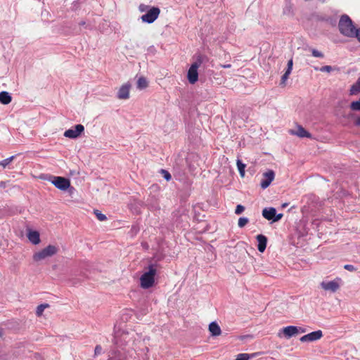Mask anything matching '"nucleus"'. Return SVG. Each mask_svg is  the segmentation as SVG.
Segmentation results:
<instances>
[{
  "label": "nucleus",
  "instance_id": "obj_1",
  "mask_svg": "<svg viewBox=\"0 0 360 360\" xmlns=\"http://www.w3.org/2000/svg\"><path fill=\"white\" fill-rule=\"evenodd\" d=\"M338 28L340 32L347 37H354V34L357 32L358 28L354 25L349 15L344 14L340 17Z\"/></svg>",
  "mask_w": 360,
  "mask_h": 360
},
{
  "label": "nucleus",
  "instance_id": "obj_2",
  "mask_svg": "<svg viewBox=\"0 0 360 360\" xmlns=\"http://www.w3.org/2000/svg\"><path fill=\"white\" fill-rule=\"evenodd\" d=\"M157 265L155 264H151L148 267V271L144 272L141 278V286L143 289H148L151 288L155 283V276L157 273Z\"/></svg>",
  "mask_w": 360,
  "mask_h": 360
},
{
  "label": "nucleus",
  "instance_id": "obj_3",
  "mask_svg": "<svg viewBox=\"0 0 360 360\" xmlns=\"http://www.w3.org/2000/svg\"><path fill=\"white\" fill-rule=\"evenodd\" d=\"M58 252V248L56 245H49L45 248L42 249L34 254L33 259L35 262L41 261L48 257H51Z\"/></svg>",
  "mask_w": 360,
  "mask_h": 360
},
{
  "label": "nucleus",
  "instance_id": "obj_4",
  "mask_svg": "<svg viewBox=\"0 0 360 360\" xmlns=\"http://www.w3.org/2000/svg\"><path fill=\"white\" fill-rule=\"evenodd\" d=\"M160 13V9L158 7L153 6L146 12V14L141 17V19L143 22L150 24L155 22Z\"/></svg>",
  "mask_w": 360,
  "mask_h": 360
},
{
  "label": "nucleus",
  "instance_id": "obj_5",
  "mask_svg": "<svg viewBox=\"0 0 360 360\" xmlns=\"http://www.w3.org/2000/svg\"><path fill=\"white\" fill-rule=\"evenodd\" d=\"M51 182L59 190L67 191L70 187V181L63 176H51Z\"/></svg>",
  "mask_w": 360,
  "mask_h": 360
},
{
  "label": "nucleus",
  "instance_id": "obj_6",
  "mask_svg": "<svg viewBox=\"0 0 360 360\" xmlns=\"http://www.w3.org/2000/svg\"><path fill=\"white\" fill-rule=\"evenodd\" d=\"M84 131V127L78 124L75 125L73 127L66 130L64 133V136L69 139H77Z\"/></svg>",
  "mask_w": 360,
  "mask_h": 360
},
{
  "label": "nucleus",
  "instance_id": "obj_7",
  "mask_svg": "<svg viewBox=\"0 0 360 360\" xmlns=\"http://www.w3.org/2000/svg\"><path fill=\"white\" fill-rule=\"evenodd\" d=\"M275 177V173L273 170L269 169L263 174V179L261 181L260 186L263 189L269 186Z\"/></svg>",
  "mask_w": 360,
  "mask_h": 360
},
{
  "label": "nucleus",
  "instance_id": "obj_8",
  "mask_svg": "<svg viewBox=\"0 0 360 360\" xmlns=\"http://www.w3.org/2000/svg\"><path fill=\"white\" fill-rule=\"evenodd\" d=\"M281 333L283 335V337L286 339H290L292 337L296 336L297 335V326H288L282 328L281 332L278 333V336H281Z\"/></svg>",
  "mask_w": 360,
  "mask_h": 360
},
{
  "label": "nucleus",
  "instance_id": "obj_9",
  "mask_svg": "<svg viewBox=\"0 0 360 360\" xmlns=\"http://www.w3.org/2000/svg\"><path fill=\"white\" fill-rule=\"evenodd\" d=\"M108 360H127V356L123 349H112Z\"/></svg>",
  "mask_w": 360,
  "mask_h": 360
},
{
  "label": "nucleus",
  "instance_id": "obj_10",
  "mask_svg": "<svg viewBox=\"0 0 360 360\" xmlns=\"http://www.w3.org/2000/svg\"><path fill=\"white\" fill-rule=\"evenodd\" d=\"M131 89V84L129 82H127L121 86L119 89L117 97L119 99H127L129 98V91Z\"/></svg>",
  "mask_w": 360,
  "mask_h": 360
},
{
  "label": "nucleus",
  "instance_id": "obj_11",
  "mask_svg": "<svg viewBox=\"0 0 360 360\" xmlns=\"http://www.w3.org/2000/svg\"><path fill=\"white\" fill-rule=\"evenodd\" d=\"M321 286L325 290H329L333 292H336L340 288L339 283L335 280L328 282L323 281L321 283Z\"/></svg>",
  "mask_w": 360,
  "mask_h": 360
},
{
  "label": "nucleus",
  "instance_id": "obj_12",
  "mask_svg": "<svg viewBox=\"0 0 360 360\" xmlns=\"http://www.w3.org/2000/svg\"><path fill=\"white\" fill-rule=\"evenodd\" d=\"M187 79L191 84H194L198 80V72L195 65L189 68L187 72Z\"/></svg>",
  "mask_w": 360,
  "mask_h": 360
},
{
  "label": "nucleus",
  "instance_id": "obj_13",
  "mask_svg": "<svg viewBox=\"0 0 360 360\" xmlns=\"http://www.w3.org/2000/svg\"><path fill=\"white\" fill-rule=\"evenodd\" d=\"M257 244V250L260 252H264L267 244V238L263 234H259L256 237Z\"/></svg>",
  "mask_w": 360,
  "mask_h": 360
},
{
  "label": "nucleus",
  "instance_id": "obj_14",
  "mask_svg": "<svg viewBox=\"0 0 360 360\" xmlns=\"http://www.w3.org/2000/svg\"><path fill=\"white\" fill-rule=\"evenodd\" d=\"M291 134L297 135V136L300 138H311V134L307 131L304 127H302L301 125L297 126V129L296 131L293 130H290Z\"/></svg>",
  "mask_w": 360,
  "mask_h": 360
},
{
  "label": "nucleus",
  "instance_id": "obj_15",
  "mask_svg": "<svg viewBox=\"0 0 360 360\" xmlns=\"http://www.w3.org/2000/svg\"><path fill=\"white\" fill-rule=\"evenodd\" d=\"M27 238L34 245H37L40 243V235L37 231L30 230L27 233Z\"/></svg>",
  "mask_w": 360,
  "mask_h": 360
},
{
  "label": "nucleus",
  "instance_id": "obj_16",
  "mask_svg": "<svg viewBox=\"0 0 360 360\" xmlns=\"http://www.w3.org/2000/svg\"><path fill=\"white\" fill-rule=\"evenodd\" d=\"M209 331L211 335L214 337L219 336L221 333L219 324L215 321H212L209 324Z\"/></svg>",
  "mask_w": 360,
  "mask_h": 360
},
{
  "label": "nucleus",
  "instance_id": "obj_17",
  "mask_svg": "<svg viewBox=\"0 0 360 360\" xmlns=\"http://www.w3.org/2000/svg\"><path fill=\"white\" fill-rule=\"evenodd\" d=\"M276 210L274 207H266L262 210V216L267 220L273 221Z\"/></svg>",
  "mask_w": 360,
  "mask_h": 360
},
{
  "label": "nucleus",
  "instance_id": "obj_18",
  "mask_svg": "<svg viewBox=\"0 0 360 360\" xmlns=\"http://www.w3.org/2000/svg\"><path fill=\"white\" fill-rule=\"evenodd\" d=\"M360 94V77L357 79L355 83H354L349 90V94L350 96L358 95Z\"/></svg>",
  "mask_w": 360,
  "mask_h": 360
},
{
  "label": "nucleus",
  "instance_id": "obj_19",
  "mask_svg": "<svg viewBox=\"0 0 360 360\" xmlns=\"http://www.w3.org/2000/svg\"><path fill=\"white\" fill-rule=\"evenodd\" d=\"M12 97L11 94L7 91L0 92V103L4 105H7L11 102Z\"/></svg>",
  "mask_w": 360,
  "mask_h": 360
},
{
  "label": "nucleus",
  "instance_id": "obj_20",
  "mask_svg": "<svg viewBox=\"0 0 360 360\" xmlns=\"http://www.w3.org/2000/svg\"><path fill=\"white\" fill-rule=\"evenodd\" d=\"M323 337V332L321 330L308 333L309 342H314L320 340Z\"/></svg>",
  "mask_w": 360,
  "mask_h": 360
},
{
  "label": "nucleus",
  "instance_id": "obj_21",
  "mask_svg": "<svg viewBox=\"0 0 360 360\" xmlns=\"http://www.w3.org/2000/svg\"><path fill=\"white\" fill-rule=\"evenodd\" d=\"M207 60V58L205 56L198 54L196 56V59H195V62L193 63L191 66L195 65V68L198 69V68Z\"/></svg>",
  "mask_w": 360,
  "mask_h": 360
},
{
  "label": "nucleus",
  "instance_id": "obj_22",
  "mask_svg": "<svg viewBox=\"0 0 360 360\" xmlns=\"http://www.w3.org/2000/svg\"><path fill=\"white\" fill-rule=\"evenodd\" d=\"M148 86V82L146 77H140L137 80V89H144Z\"/></svg>",
  "mask_w": 360,
  "mask_h": 360
},
{
  "label": "nucleus",
  "instance_id": "obj_23",
  "mask_svg": "<svg viewBox=\"0 0 360 360\" xmlns=\"http://www.w3.org/2000/svg\"><path fill=\"white\" fill-rule=\"evenodd\" d=\"M236 165L238 167V170L241 177L245 176V169L246 167V165L244 164L240 159H238L236 161Z\"/></svg>",
  "mask_w": 360,
  "mask_h": 360
},
{
  "label": "nucleus",
  "instance_id": "obj_24",
  "mask_svg": "<svg viewBox=\"0 0 360 360\" xmlns=\"http://www.w3.org/2000/svg\"><path fill=\"white\" fill-rule=\"evenodd\" d=\"M258 353H255L252 354L246 353L239 354L238 355H237L236 360H250V359H252V357L255 356Z\"/></svg>",
  "mask_w": 360,
  "mask_h": 360
},
{
  "label": "nucleus",
  "instance_id": "obj_25",
  "mask_svg": "<svg viewBox=\"0 0 360 360\" xmlns=\"http://www.w3.org/2000/svg\"><path fill=\"white\" fill-rule=\"evenodd\" d=\"M49 307V304H39L37 307V309H36V315L37 316H41L43 314V311H44V309L47 307Z\"/></svg>",
  "mask_w": 360,
  "mask_h": 360
},
{
  "label": "nucleus",
  "instance_id": "obj_26",
  "mask_svg": "<svg viewBox=\"0 0 360 360\" xmlns=\"http://www.w3.org/2000/svg\"><path fill=\"white\" fill-rule=\"evenodd\" d=\"M15 158V155H12L2 161L0 162V166H1L3 168H6V166H8Z\"/></svg>",
  "mask_w": 360,
  "mask_h": 360
},
{
  "label": "nucleus",
  "instance_id": "obj_27",
  "mask_svg": "<svg viewBox=\"0 0 360 360\" xmlns=\"http://www.w3.org/2000/svg\"><path fill=\"white\" fill-rule=\"evenodd\" d=\"M160 172L162 175L163 178L167 181H170L172 179V175L170 174V173L167 170L164 169H161L160 170Z\"/></svg>",
  "mask_w": 360,
  "mask_h": 360
},
{
  "label": "nucleus",
  "instance_id": "obj_28",
  "mask_svg": "<svg viewBox=\"0 0 360 360\" xmlns=\"http://www.w3.org/2000/svg\"><path fill=\"white\" fill-rule=\"evenodd\" d=\"M290 73L291 72H289L288 71L285 70V73L281 77V82H280V86H285V82L288 79L289 75H290Z\"/></svg>",
  "mask_w": 360,
  "mask_h": 360
},
{
  "label": "nucleus",
  "instance_id": "obj_29",
  "mask_svg": "<svg viewBox=\"0 0 360 360\" xmlns=\"http://www.w3.org/2000/svg\"><path fill=\"white\" fill-rule=\"evenodd\" d=\"M94 214H96L97 219L101 221H103L107 219L106 216L98 210H94Z\"/></svg>",
  "mask_w": 360,
  "mask_h": 360
},
{
  "label": "nucleus",
  "instance_id": "obj_30",
  "mask_svg": "<svg viewBox=\"0 0 360 360\" xmlns=\"http://www.w3.org/2000/svg\"><path fill=\"white\" fill-rule=\"evenodd\" d=\"M249 222L247 217H240L238 219V225L240 228L244 227Z\"/></svg>",
  "mask_w": 360,
  "mask_h": 360
},
{
  "label": "nucleus",
  "instance_id": "obj_31",
  "mask_svg": "<svg viewBox=\"0 0 360 360\" xmlns=\"http://www.w3.org/2000/svg\"><path fill=\"white\" fill-rule=\"evenodd\" d=\"M314 69L316 70H319L321 72H330L332 70H333V67L330 66V65H325V66H322L321 68H314Z\"/></svg>",
  "mask_w": 360,
  "mask_h": 360
},
{
  "label": "nucleus",
  "instance_id": "obj_32",
  "mask_svg": "<svg viewBox=\"0 0 360 360\" xmlns=\"http://www.w3.org/2000/svg\"><path fill=\"white\" fill-rule=\"evenodd\" d=\"M311 54L314 57H316V58H323L324 57V55L323 53H321V51H319L315 49H311Z\"/></svg>",
  "mask_w": 360,
  "mask_h": 360
},
{
  "label": "nucleus",
  "instance_id": "obj_33",
  "mask_svg": "<svg viewBox=\"0 0 360 360\" xmlns=\"http://www.w3.org/2000/svg\"><path fill=\"white\" fill-rule=\"evenodd\" d=\"M245 210V207L242 205H238L235 210L236 214H240Z\"/></svg>",
  "mask_w": 360,
  "mask_h": 360
},
{
  "label": "nucleus",
  "instance_id": "obj_34",
  "mask_svg": "<svg viewBox=\"0 0 360 360\" xmlns=\"http://www.w3.org/2000/svg\"><path fill=\"white\" fill-rule=\"evenodd\" d=\"M103 349L100 345H97L94 349V356H97L102 353Z\"/></svg>",
  "mask_w": 360,
  "mask_h": 360
},
{
  "label": "nucleus",
  "instance_id": "obj_35",
  "mask_svg": "<svg viewBox=\"0 0 360 360\" xmlns=\"http://www.w3.org/2000/svg\"><path fill=\"white\" fill-rule=\"evenodd\" d=\"M292 66H293V60H292V58H290L288 61L286 71H288L289 72H291L292 70Z\"/></svg>",
  "mask_w": 360,
  "mask_h": 360
},
{
  "label": "nucleus",
  "instance_id": "obj_36",
  "mask_svg": "<svg viewBox=\"0 0 360 360\" xmlns=\"http://www.w3.org/2000/svg\"><path fill=\"white\" fill-rule=\"evenodd\" d=\"M283 214L282 213H280V214H277L276 212L275 215H274V217L273 219V221L272 222H276V221H278L279 220H281L283 217Z\"/></svg>",
  "mask_w": 360,
  "mask_h": 360
},
{
  "label": "nucleus",
  "instance_id": "obj_37",
  "mask_svg": "<svg viewBox=\"0 0 360 360\" xmlns=\"http://www.w3.org/2000/svg\"><path fill=\"white\" fill-rule=\"evenodd\" d=\"M150 7L145 4H140L139 8L141 12H146Z\"/></svg>",
  "mask_w": 360,
  "mask_h": 360
},
{
  "label": "nucleus",
  "instance_id": "obj_38",
  "mask_svg": "<svg viewBox=\"0 0 360 360\" xmlns=\"http://www.w3.org/2000/svg\"><path fill=\"white\" fill-rule=\"evenodd\" d=\"M344 269H346V270H347V271H352H352H356V269L353 265H352V264H345V265L344 266Z\"/></svg>",
  "mask_w": 360,
  "mask_h": 360
},
{
  "label": "nucleus",
  "instance_id": "obj_39",
  "mask_svg": "<svg viewBox=\"0 0 360 360\" xmlns=\"http://www.w3.org/2000/svg\"><path fill=\"white\" fill-rule=\"evenodd\" d=\"M119 334L117 333L114 337V343L117 346H122V344L120 342Z\"/></svg>",
  "mask_w": 360,
  "mask_h": 360
},
{
  "label": "nucleus",
  "instance_id": "obj_40",
  "mask_svg": "<svg viewBox=\"0 0 360 360\" xmlns=\"http://www.w3.org/2000/svg\"><path fill=\"white\" fill-rule=\"evenodd\" d=\"M307 332V329L303 327L297 326V335L300 333H304Z\"/></svg>",
  "mask_w": 360,
  "mask_h": 360
},
{
  "label": "nucleus",
  "instance_id": "obj_41",
  "mask_svg": "<svg viewBox=\"0 0 360 360\" xmlns=\"http://www.w3.org/2000/svg\"><path fill=\"white\" fill-rule=\"evenodd\" d=\"M300 340L302 342H309V338H308V334L307 335H303L302 337L300 338Z\"/></svg>",
  "mask_w": 360,
  "mask_h": 360
},
{
  "label": "nucleus",
  "instance_id": "obj_42",
  "mask_svg": "<svg viewBox=\"0 0 360 360\" xmlns=\"http://www.w3.org/2000/svg\"><path fill=\"white\" fill-rule=\"evenodd\" d=\"M354 37H356L360 43V28H358L357 32L354 33Z\"/></svg>",
  "mask_w": 360,
  "mask_h": 360
},
{
  "label": "nucleus",
  "instance_id": "obj_43",
  "mask_svg": "<svg viewBox=\"0 0 360 360\" xmlns=\"http://www.w3.org/2000/svg\"><path fill=\"white\" fill-rule=\"evenodd\" d=\"M354 124L356 126L360 127V116L356 120Z\"/></svg>",
  "mask_w": 360,
  "mask_h": 360
},
{
  "label": "nucleus",
  "instance_id": "obj_44",
  "mask_svg": "<svg viewBox=\"0 0 360 360\" xmlns=\"http://www.w3.org/2000/svg\"><path fill=\"white\" fill-rule=\"evenodd\" d=\"M68 190L69 193L71 195L73 193V191H75V188L70 186V187L68 188Z\"/></svg>",
  "mask_w": 360,
  "mask_h": 360
},
{
  "label": "nucleus",
  "instance_id": "obj_45",
  "mask_svg": "<svg viewBox=\"0 0 360 360\" xmlns=\"http://www.w3.org/2000/svg\"><path fill=\"white\" fill-rule=\"evenodd\" d=\"M223 68H230L231 67V64H226V65H221Z\"/></svg>",
  "mask_w": 360,
  "mask_h": 360
},
{
  "label": "nucleus",
  "instance_id": "obj_46",
  "mask_svg": "<svg viewBox=\"0 0 360 360\" xmlns=\"http://www.w3.org/2000/svg\"><path fill=\"white\" fill-rule=\"evenodd\" d=\"M5 187H6V182L0 181V188H5Z\"/></svg>",
  "mask_w": 360,
  "mask_h": 360
},
{
  "label": "nucleus",
  "instance_id": "obj_47",
  "mask_svg": "<svg viewBox=\"0 0 360 360\" xmlns=\"http://www.w3.org/2000/svg\"><path fill=\"white\" fill-rule=\"evenodd\" d=\"M85 25H86V22L85 21L82 20V21H80L79 22V26H84Z\"/></svg>",
  "mask_w": 360,
  "mask_h": 360
},
{
  "label": "nucleus",
  "instance_id": "obj_48",
  "mask_svg": "<svg viewBox=\"0 0 360 360\" xmlns=\"http://www.w3.org/2000/svg\"><path fill=\"white\" fill-rule=\"evenodd\" d=\"M287 204H283L282 206L283 207H286Z\"/></svg>",
  "mask_w": 360,
  "mask_h": 360
},
{
  "label": "nucleus",
  "instance_id": "obj_49",
  "mask_svg": "<svg viewBox=\"0 0 360 360\" xmlns=\"http://www.w3.org/2000/svg\"><path fill=\"white\" fill-rule=\"evenodd\" d=\"M2 335V332L0 330V337Z\"/></svg>",
  "mask_w": 360,
  "mask_h": 360
},
{
  "label": "nucleus",
  "instance_id": "obj_50",
  "mask_svg": "<svg viewBox=\"0 0 360 360\" xmlns=\"http://www.w3.org/2000/svg\"><path fill=\"white\" fill-rule=\"evenodd\" d=\"M235 360H236V359Z\"/></svg>",
  "mask_w": 360,
  "mask_h": 360
}]
</instances>
